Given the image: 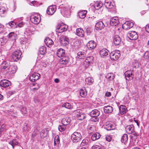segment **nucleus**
<instances>
[{
	"label": "nucleus",
	"mask_w": 149,
	"mask_h": 149,
	"mask_svg": "<svg viewBox=\"0 0 149 149\" xmlns=\"http://www.w3.org/2000/svg\"><path fill=\"white\" fill-rule=\"evenodd\" d=\"M59 8L61 9L60 11L62 15L65 17L69 16L70 8L69 6L62 4L59 6Z\"/></svg>",
	"instance_id": "obj_1"
},
{
	"label": "nucleus",
	"mask_w": 149,
	"mask_h": 149,
	"mask_svg": "<svg viewBox=\"0 0 149 149\" xmlns=\"http://www.w3.org/2000/svg\"><path fill=\"white\" fill-rule=\"evenodd\" d=\"M4 26L0 23V33L3 32L4 31Z\"/></svg>",
	"instance_id": "obj_60"
},
{
	"label": "nucleus",
	"mask_w": 149,
	"mask_h": 149,
	"mask_svg": "<svg viewBox=\"0 0 149 149\" xmlns=\"http://www.w3.org/2000/svg\"><path fill=\"white\" fill-rule=\"evenodd\" d=\"M33 86L35 87L33 88V89L38 90L40 88V86L39 84L37 83H33Z\"/></svg>",
	"instance_id": "obj_51"
},
{
	"label": "nucleus",
	"mask_w": 149,
	"mask_h": 149,
	"mask_svg": "<svg viewBox=\"0 0 149 149\" xmlns=\"http://www.w3.org/2000/svg\"><path fill=\"white\" fill-rule=\"evenodd\" d=\"M85 81L88 84L89 83L92 84L94 81L93 78L91 77H88L86 78L85 79Z\"/></svg>",
	"instance_id": "obj_42"
},
{
	"label": "nucleus",
	"mask_w": 149,
	"mask_h": 149,
	"mask_svg": "<svg viewBox=\"0 0 149 149\" xmlns=\"http://www.w3.org/2000/svg\"><path fill=\"white\" fill-rule=\"evenodd\" d=\"M127 37H129L130 36L131 37H138V36L137 33L134 31H129L127 34Z\"/></svg>",
	"instance_id": "obj_27"
},
{
	"label": "nucleus",
	"mask_w": 149,
	"mask_h": 149,
	"mask_svg": "<svg viewBox=\"0 0 149 149\" xmlns=\"http://www.w3.org/2000/svg\"><path fill=\"white\" fill-rule=\"evenodd\" d=\"M119 23V19L117 17H112L110 20V24L112 26H116Z\"/></svg>",
	"instance_id": "obj_18"
},
{
	"label": "nucleus",
	"mask_w": 149,
	"mask_h": 149,
	"mask_svg": "<svg viewBox=\"0 0 149 149\" xmlns=\"http://www.w3.org/2000/svg\"><path fill=\"white\" fill-rule=\"evenodd\" d=\"M105 25L103 23L102 21L97 22L96 24L95 27L96 29L99 30H101L104 28Z\"/></svg>",
	"instance_id": "obj_26"
},
{
	"label": "nucleus",
	"mask_w": 149,
	"mask_h": 149,
	"mask_svg": "<svg viewBox=\"0 0 149 149\" xmlns=\"http://www.w3.org/2000/svg\"><path fill=\"white\" fill-rule=\"evenodd\" d=\"M68 26L67 25H58L56 27V31L59 33H61L66 31Z\"/></svg>",
	"instance_id": "obj_8"
},
{
	"label": "nucleus",
	"mask_w": 149,
	"mask_h": 149,
	"mask_svg": "<svg viewBox=\"0 0 149 149\" xmlns=\"http://www.w3.org/2000/svg\"><path fill=\"white\" fill-rule=\"evenodd\" d=\"M23 130L24 131L28 132L30 130V128L28 126L27 124L25 123L24 125Z\"/></svg>",
	"instance_id": "obj_50"
},
{
	"label": "nucleus",
	"mask_w": 149,
	"mask_h": 149,
	"mask_svg": "<svg viewBox=\"0 0 149 149\" xmlns=\"http://www.w3.org/2000/svg\"><path fill=\"white\" fill-rule=\"evenodd\" d=\"M16 23L13 21H10L8 24H6V25L8 28L15 27V26Z\"/></svg>",
	"instance_id": "obj_41"
},
{
	"label": "nucleus",
	"mask_w": 149,
	"mask_h": 149,
	"mask_svg": "<svg viewBox=\"0 0 149 149\" xmlns=\"http://www.w3.org/2000/svg\"><path fill=\"white\" fill-rule=\"evenodd\" d=\"M69 40L68 38H61L60 42L63 46H65L69 43Z\"/></svg>",
	"instance_id": "obj_23"
},
{
	"label": "nucleus",
	"mask_w": 149,
	"mask_h": 149,
	"mask_svg": "<svg viewBox=\"0 0 149 149\" xmlns=\"http://www.w3.org/2000/svg\"><path fill=\"white\" fill-rule=\"evenodd\" d=\"M125 129L126 132L128 134L134 133L135 132L134 131V127L133 125H127L125 127Z\"/></svg>",
	"instance_id": "obj_16"
},
{
	"label": "nucleus",
	"mask_w": 149,
	"mask_h": 149,
	"mask_svg": "<svg viewBox=\"0 0 149 149\" xmlns=\"http://www.w3.org/2000/svg\"><path fill=\"white\" fill-rule=\"evenodd\" d=\"M133 26V24L132 22L127 21L123 24L122 28L124 29L127 30L132 27Z\"/></svg>",
	"instance_id": "obj_9"
},
{
	"label": "nucleus",
	"mask_w": 149,
	"mask_h": 149,
	"mask_svg": "<svg viewBox=\"0 0 149 149\" xmlns=\"http://www.w3.org/2000/svg\"><path fill=\"white\" fill-rule=\"evenodd\" d=\"M70 122V120L68 117H67L63 118L61 121L62 125H67L69 124Z\"/></svg>",
	"instance_id": "obj_29"
},
{
	"label": "nucleus",
	"mask_w": 149,
	"mask_h": 149,
	"mask_svg": "<svg viewBox=\"0 0 149 149\" xmlns=\"http://www.w3.org/2000/svg\"><path fill=\"white\" fill-rule=\"evenodd\" d=\"M60 142V140L59 139V137L57 136H56L54 140V145L55 146L56 145L58 144Z\"/></svg>",
	"instance_id": "obj_46"
},
{
	"label": "nucleus",
	"mask_w": 149,
	"mask_h": 149,
	"mask_svg": "<svg viewBox=\"0 0 149 149\" xmlns=\"http://www.w3.org/2000/svg\"><path fill=\"white\" fill-rule=\"evenodd\" d=\"M124 32L123 30H121L120 31L119 29H118L117 30L116 32H113L112 34H113V36H118V37H122L124 36Z\"/></svg>",
	"instance_id": "obj_17"
},
{
	"label": "nucleus",
	"mask_w": 149,
	"mask_h": 149,
	"mask_svg": "<svg viewBox=\"0 0 149 149\" xmlns=\"http://www.w3.org/2000/svg\"><path fill=\"white\" fill-rule=\"evenodd\" d=\"M69 59L68 57L64 56L62 57L60 60L61 64L65 65L68 63Z\"/></svg>",
	"instance_id": "obj_22"
},
{
	"label": "nucleus",
	"mask_w": 149,
	"mask_h": 149,
	"mask_svg": "<svg viewBox=\"0 0 149 149\" xmlns=\"http://www.w3.org/2000/svg\"><path fill=\"white\" fill-rule=\"evenodd\" d=\"M114 77V74L112 73H109L106 76V78L109 81L113 80Z\"/></svg>",
	"instance_id": "obj_38"
},
{
	"label": "nucleus",
	"mask_w": 149,
	"mask_h": 149,
	"mask_svg": "<svg viewBox=\"0 0 149 149\" xmlns=\"http://www.w3.org/2000/svg\"><path fill=\"white\" fill-rule=\"evenodd\" d=\"M81 138V136L80 133L78 132H75L72 134L71 136V138L73 142L77 143L80 141Z\"/></svg>",
	"instance_id": "obj_3"
},
{
	"label": "nucleus",
	"mask_w": 149,
	"mask_h": 149,
	"mask_svg": "<svg viewBox=\"0 0 149 149\" xmlns=\"http://www.w3.org/2000/svg\"><path fill=\"white\" fill-rule=\"evenodd\" d=\"M125 75L126 79L129 80L133 78L132 76H130V72H127L125 74Z\"/></svg>",
	"instance_id": "obj_45"
},
{
	"label": "nucleus",
	"mask_w": 149,
	"mask_h": 149,
	"mask_svg": "<svg viewBox=\"0 0 149 149\" xmlns=\"http://www.w3.org/2000/svg\"><path fill=\"white\" fill-rule=\"evenodd\" d=\"M143 58L146 59H148L149 58V52L148 51H146L145 52L143 55Z\"/></svg>",
	"instance_id": "obj_53"
},
{
	"label": "nucleus",
	"mask_w": 149,
	"mask_h": 149,
	"mask_svg": "<svg viewBox=\"0 0 149 149\" xmlns=\"http://www.w3.org/2000/svg\"><path fill=\"white\" fill-rule=\"evenodd\" d=\"M100 114V112L96 109L92 110L90 113V115L91 117L98 116Z\"/></svg>",
	"instance_id": "obj_28"
},
{
	"label": "nucleus",
	"mask_w": 149,
	"mask_h": 149,
	"mask_svg": "<svg viewBox=\"0 0 149 149\" xmlns=\"http://www.w3.org/2000/svg\"><path fill=\"white\" fill-rule=\"evenodd\" d=\"M88 141L86 139H83L81 143V146H83L86 145L88 143Z\"/></svg>",
	"instance_id": "obj_55"
},
{
	"label": "nucleus",
	"mask_w": 149,
	"mask_h": 149,
	"mask_svg": "<svg viewBox=\"0 0 149 149\" xmlns=\"http://www.w3.org/2000/svg\"><path fill=\"white\" fill-rule=\"evenodd\" d=\"M109 51L106 49H103L100 51V54L101 56H106L108 55Z\"/></svg>",
	"instance_id": "obj_32"
},
{
	"label": "nucleus",
	"mask_w": 149,
	"mask_h": 149,
	"mask_svg": "<svg viewBox=\"0 0 149 149\" xmlns=\"http://www.w3.org/2000/svg\"><path fill=\"white\" fill-rule=\"evenodd\" d=\"M10 85V82L7 80H3L0 82V86L3 87H7Z\"/></svg>",
	"instance_id": "obj_14"
},
{
	"label": "nucleus",
	"mask_w": 149,
	"mask_h": 149,
	"mask_svg": "<svg viewBox=\"0 0 149 149\" xmlns=\"http://www.w3.org/2000/svg\"><path fill=\"white\" fill-rule=\"evenodd\" d=\"M62 107L68 109H70L71 108L70 104L68 103H66L63 104L62 105Z\"/></svg>",
	"instance_id": "obj_49"
},
{
	"label": "nucleus",
	"mask_w": 149,
	"mask_h": 149,
	"mask_svg": "<svg viewBox=\"0 0 149 149\" xmlns=\"http://www.w3.org/2000/svg\"><path fill=\"white\" fill-rule=\"evenodd\" d=\"M9 65L10 63L8 61H3L0 65L1 72L5 74V71L8 68Z\"/></svg>",
	"instance_id": "obj_5"
},
{
	"label": "nucleus",
	"mask_w": 149,
	"mask_h": 149,
	"mask_svg": "<svg viewBox=\"0 0 149 149\" xmlns=\"http://www.w3.org/2000/svg\"><path fill=\"white\" fill-rule=\"evenodd\" d=\"M120 51L118 50H116L113 51L110 54L111 58L113 60H117L120 56Z\"/></svg>",
	"instance_id": "obj_4"
},
{
	"label": "nucleus",
	"mask_w": 149,
	"mask_h": 149,
	"mask_svg": "<svg viewBox=\"0 0 149 149\" xmlns=\"http://www.w3.org/2000/svg\"><path fill=\"white\" fill-rule=\"evenodd\" d=\"M84 31L81 29L78 28L76 30V34L78 36L83 37L84 36Z\"/></svg>",
	"instance_id": "obj_30"
},
{
	"label": "nucleus",
	"mask_w": 149,
	"mask_h": 149,
	"mask_svg": "<svg viewBox=\"0 0 149 149\" xmlns=\"http://www.w3.org/2000/svg\"><path fill=\"white\" fill-rule=\"evenodd\" d=\"M56 10V7L55 6H49L47 8V13L48 15H53Z\"/></svg>",
	"instance_id": "obj_10"
},
{
	"label": "nucleus",
	"mask_w": 149,
	"mask_h": 149,
	"mask_svg": "<svg viewBox=\"0 0 149 149\" xmlns=\"http://www.w3.org/2000/svg\"><path fill=\"white\" fill-rule=\"evenodd\" d=\"M21 111L23 114H26L27 113L26 109L25 107H22L21 109Z\"/></svg>",
	"instance_id": "obj_56"
},
{
	"label": "nucleus",
	"mask_w": 149,
	"mask_h": 149,
	"mask_svg": "<svg viewBox=\"0 0 149 149\" xmlns=\"http://www.w3.org/2000/svg\"><path fill=\"white\" fill-rule=\"evenodd\" d=\"M96 42L93 40L89 41L87 44V47L90 50L94 49L96 47Z\"/></svg>",
	"instance_id": "obj_13"
},
{
	"label": "nucleus",
	"mask_w": 149,
	"mask_h": 149,
	"mask_svg": "<svg viewBox=\"0 0 149 149\" xmlns=\"http://www.w3.org/2000/svg\"><path fill=\"white\" fill-rule=\"evenodd\" d=\"M94 6L95 8L97 10H98L102 7V4L100 2H96Z\"/></svg>",
	"instance_id": "obj_44"
},
{
	"label": "nucleus",
	"mask_w": 149,
	"mask_h": 149,
	"mask_svg": "<svg viewBox=\"0 0 149 149\" xmlns=\"http://www.w3.org/2000/svg\"><path fill=\"white\" fill-rule=\"evenodd\" d=\"M65 51L62 48L58 49L57 51V55L59 58H62L65 56Z\"/></svg>",
	"instance_id": "obj_20"
},
{
	"label": "nucleus",
	"mask_w": 149,
	"mask_h": 149,
	"mask_svg": "<svg viewBox=\"0 0 149 149\" xmlns=\"http://www.w3.org/2000/svg\"><path fill=\"white\" fill-rule=\"evenodd\" d=\"M6 12L5 8L3 7H0V14H4Z\"/></svg>",
	"instance_id": "obj_57"
},
{
	"label": "nucleus",
	"mask_w": 149,
	"mask_h": 149,
	"mask_svg": "<svg viewBox=\"0 0 149 149\" xmlns=\"http://www.w3.org/2000/svg\"><path fill=\"white\" fill-rule=\"evenodd\" d=\"M40 77V74L38 73H34L32 74L30 77L29 80L32 82L38 80Z\"/></svg>",
	"instance_id": "obj_12"
},
{
	"label": "nucleus",
	"mask_w": 149,
	"mask_h": 149,
	"mask_svg": "<svg viewBox=\"0 0 149 149\" xmlns=\"http://www.w3.org/2000/svg\"><path fill=\"white\" fill-rule=\"evenodd\" d=\"M6 40L5 38H0V45L2 46L5 43Z\"/></svg>",
	"instance_id": "obj_48"
},
{
	"label": "nucleus",
	"mask_w": 149,
	"mask_h": 149,
	"mask_svg": "<svg viewBox=\"0 0 149 149\" xmlns=\"http://www.w3.org/2000/svg\"><path fill=\"white\" fill-rule=\"evenodd\" d=\"M119 110L121 115L127 112L126 107L124 105H121L119 107Z\"/></svg>",
	"instance_id": "obj_25"
},
{
	"label": "nucleus",
	"mask_w": 149,
	"mask_h": 149,
	"mask_svg": "<svg viewBox=\"0 0 149 149\" xmlns=\"http://www.w3.org/2000/svg\"><path fill=\"white\" fill-rule=\"evenodd\" d=\"M105 95L107 97H110L111 95V93L110 92H107L106 93Z\"/></svg>",
	"instance_id": "obj_64"
},
{
	"label": "nucleus",
	"mask_w": 149,
	"mask_h": 149,
	"mask_svg": "<svg viewBox=\"0 0 149 149\" xmlns=\"http://www.w3.org/2000/svg\"><path fill=\"white\" fill-rule=\"evenodd\" d=\"M133 67L135 68H137L139 67V63L136 61H135L133 63Z\"/></svg>",
	"instance_id": "obj_52"
},
{
	"label": "nucleus",
	"mask_w": 149,
	"mask_h": 149,
	"mask_svg": "<svg viewBox=\"0 0 149 149\" xmlns=\"http://www.w3.org/2000/svg\"><path fill=\"white\" fill-rule=\"evenodd\" d=\"M87 13L86 10L82 11L79 12L78 15L80 18L83 19L85 17Z\"/></svg>",
	"instance_id": "obj_35"
},
{
	"label": "nucleus",
	"mask_w": 149,
	"mask_h": 149,
	"mask_svg": "<svg viewBox=\"0 0 149 149\" xmlns=\"http://www.w3.org/2000/svg\"><path fill=\"white\" fill-rule=\"evenodd\" d=\"M77 55V58L80 59L84 58L86 55V53L83 52H78Z\"/></svg>",
	"instance_id": "obj_31"
},
{
	"label": "nucleus",
	"mask_w": 149,
	"mask_h": 149,
	"mask_svg": "<svg viewBox=\"0 0 149 149\" xmlns=\"http://www.w3.org/2000/svg\"><path fill=\"white\" fill-rule=\"evenodd\" d=\"M128 139V136L127 134H124L123 135L121 139V142L126 144Z\"/></svg>",
	"instance_id": "obj_40"
},
{
	"label": "nucleus",
	"mask_w": 149,
	"mask_h": 149,
	"mask_svg": "<svg viewBox=\"0 0 149 149\" xmlns=\"http://www.w3.org/2000/svg\"><path fill=\"white\" fill-rule=\"evenodd\" d=\"M58 130L60 132L64 131L65 130L66 127L65 125H60L59 126Z\"/></svg>",
	"instance_id": "obj_47"
},
{
	"label": "nucleus",
	"mask_w": 149,
	"mask_h": 149,
	"mask_svg": "<svg viewBox=\"0 0 149 149\" xmlns=\"http://www.w3.org/2000/svg\"><path fill=\"white\" fill-rule=\"evenodd\" d=\"M113 110V108L111 106L108 105L104 106V112L106 113H111Z\"/></svg>",
	"instance_id": "obj_21"
},
{
	"label": "nucleus",
	"mask_w": 149,
	"mask_h": 149,
	"mask_svg": "<svg viewBox=\"0 0 149 149\" xmlns=\"http://www.w3.org/2000/svg\"><path fill=\"white\" fill-rule=\"evenodd\" d=\"M91 32V29L90 28H87L86 31V33L87 35H89Z\"/></svg>",
	"instance_id": "obj_59"
},
{
	"label": "nucleus",
	"mask_w": 149,
	"mask_h": 149,
	"mask_svg": "<svg viewBox=\"0 0 149 149\" xmlns=\"http://www.w3.org/2000/svg\"><path fill=\"white\" fill-rule=\"evenodd\" d=\"M106 140L108 141H111L112 138L110 136L107 135L106 137Z\"/></svg>",
	"instance_id": "obj_62"
},
{
	"label": "nucleus",
	"mask_w": 149,
	"mask_h": 149,
	"mask_svg": "<svg viewBox=\"0 0 149 149\" xmlns=\"http://www.w3.org/2000/svg\"><path fill=\"white\" fill-rule=\"evenodd\" d=\"M8 68L5 71V74L8 73L9 74H14L17 70V67L14 65H10Z\"/></svg>",
	"instance_id": "obj_6"
},
{
	"label": "nucleus",
	"mask_w": 149,
	"mask_h": 149,
	"mask_svg": "<svg viewBox=\"0 0 149 149\" xmlns=\"http://www.w3.org/2000/svg\"><path fill=\"white\" fill-rule=\"evenodd\" d=\"M30 18L31 22L35 24H38L41 21L40 16L36 14L31 15Z\"/></svg>",
	"instance_id": "obj_2"
},
{
	"label": "nucleus",
	"mask_w": 149,
	"mask_h": 149,
	"mask_svg": "<svg viewBox=\"0 0 149 149\" xmlns=\"http://www.w3.org/2000/svg\"><path fill=\"white\" fill-rule=\"evenodd\" d=\"M104 128L107 130H113L115 129V126L111 123H106L104 125Z\"/></svg>",
	"instance_id": "obj_19"
},
{
	"label": "nucleus",
	"mask_w": 149,
	"mask_h": 149,
	"mask_svg": "<svg viewBox=\"0 0 149 149\" xmlns=\"http://www.w3.org/2000/svg\"><path fill=\"white\" fill-rule=\"evenodd\" d=\"M44 42L46 45L49 47H50L51 46L54 44L53 41L50 38H46L44 40Z\"/></svg>",
	"instance_id": "obj_24"
},
{
	"label": "nucleus",
	"mask_w": 149,
	"mask_h": 149,
	"mask_svg": "<svg viewBox=\"0 0 149 149\" xmlns=\"http://www.w3.org/2000/svg\"><path fill=\"white\" fill-rule=\"evenodd\" d=\"M91 149H101V147L98 145H94L92 147Z\"/></svg>",
	"instance_id": "obj_58"
},
{
	"label": "nucleus",
	"mask_w": 149,
	"mask_h": 149,
	"mask_svg": "<svg viewBox=\"0 0 149 149\" xmlns=\"http://www.w3.org/2000/svg\"><path fill=\"white\" fill-rule=\"evenodd\" d=\"M46 52V48L45 46H43L39 49V53L41 55H44Z\"/></svg>",
	"instance_id": "obj_36"
},
{
	"label": "nucleus",
	"mask_w": 149,
	"mask_h": 149,
	"mask_svg": "<svg viewBox=\"0 0 149 149\" xmlns=\"http://www.w3.org/2000/svg\"><path fill=\"white\" fill-rule=\"evenodd\" d=\"M101 136V135L99 133L96 132L92 136L91 139L93 141H95L99 139Z\"/></svg>",
	"instance_id": "obj_33"
},
{
	"label": "nucleus",
	"mask_w": 149,
	"mask_h": 149,
	"mask_svg": "<svg viewBox=\"0 0 149 149\" xmlns=\"http://www.w3.org/2000/svg\"><path fill=\"white\" fill-rule=\"evenodd\" d=\"M113 41V43L116 45H119L120 42V38H114Z\"/></svg>",
	"instance_id": "obj_43"
},
{
	"label": "nucleus",
	"mask_w": 149,
	"mask_h": 149,
	"mask_svg": "<svg viewBox=\"0 0 149 149\" xmlns=\"http://www.w3.org/2000/svg\"><path fill=\"white\" fill-rule=\"evenodd\" d=\"M104 4L106 8L108 9L112 8L114 6V3L112 2V0H105Z\"/></svg>",
	"instance_id": "obj_15"
},
{
	"label": "nucleus",
	"mask_w": 149,
	"mask_h": 149,
	"mask_svg": "<svg viewBox=\"0 0 149 149\" xmlns=\"http://www.w3.org/2000/svg\"><path fill=\"white\" fill-rule=\"evenodd\" d=\"M77 117L78 119L79 120H83L86 118V115L79 110H77L75 112Z\"/></svg>",
	"instance_id": "obj_11"
},
{
	"label": "nucleus",
	"mask_w": 149,
	"mask_h": 149,
	"mask_svg": "<svg viewBox=\"0 0 149 149\" xmlns=\"http://www.w3.org/2000/svg\"><path fill=\"white\" fill-rule=\"evenodd\" d=\"M9 37H15L17 36V34L14 32H11L8 34Z\"/></svg>",
	"instance_id": "obj_54"
},
{
	"label": "nucleus",
	"mask_w": 149,
	"mask_h": 149,
	"mask_svg": "<svg viewBox=\"0 0 149 149\" xmlns=\"http://www.w3.org/2000/svg\"><path fill=\"white\" fill-rule=\"evenodd\" d=\"M93 56L88 57L85 60V62L88 63L89 65L93 63Z\"/></svg>",
	"instance_id": "obj_39"
},
{
	"label": "nucleus",
	"mask_w": 149,
	"mask_h": 149,
	"mask_svg": "<svg viewBox=\"0 0 149 149\" xmlns=\"http://www.w3.org/2000/svg\"><path fill=\"white\" fill-rule=\"evenodd\" d=\"M21 54V52L19 50L15 51L12 54L13 60L15 61H17L20 58Z\"/></svg>",
	"instance_id": "obj_7"
},
{
	"label": "nucleus",
	"mask_w": 149,
	"mask_h": 149,
	"mask_svg": "<svg viewBox=\"0 0 149 149\" xmlns=\"http://www.w3.org/2000/svg\"><path fill=\"white\" fill-rule=\"evenodd\" d=\"M9 143L13 147V149L14 148V146L16 145H18V146H20L18 142L16 141V139H14L12 141H10L9 142Z\"/></svg>",
	"instance_id": "obj_37"
},
{
	"label": "nucleus",
	"mask_w": 149,
	"mask_h": 149,
	"mask_svg": "<svg viewBox=\"0 0 149 149\" xmlns=\"http://www.w3.org/2000/svg\"><path fill=\"white\" fill-rule=\"evenodd\" d=\"M145 29L146 31V33H149V24L146 25Z\"/></svg>",
	"instance_id": "obj_63"
},
{
	"label": "nucleus",
	"mask_w": 149,
	"mask_h": 149,
	"mask_svg": "<svg viewBox=\"0 0 149 149\" xmlns=\"http://www.w3.org/2000/svg\"><path fill=\"white\" fill-rule=\"evenodd\" d=\"M79 93L80 95L82 97H85L87 95V92L84 88L81 89Z\"/></svg>",
	"instance_id": "obj_34"
},
{
	"label": "nucleus",
	"mask_w": 149,
	"mask_h": 149,
	"mask_svg": "<svg viewBox=\"0 0 149 149\" xmlns=\"http://www.w3.org/2000/svg\"><path fill=\"white\" fill-rule=\"evenodd\" d=\"M97 116L96 117H92V118L91 119V120L92 121L96 122L98 120V119L97 117Z\"/></svg>",
	"instance_id": "obj_61"
}]
</instances>
